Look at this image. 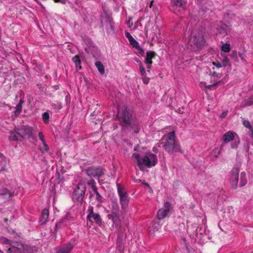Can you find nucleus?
<instances>
[{"label":"nucleus","mask_w":253,"mask_h":253,"mask_svg":"<svg viewBox=\"0 0 253 253\" xmlns=\"http://www.w3.org/2000/svg\"><path fill=\"white\" fill-rule=\"evenodd\" d=\"M131 21L132 18L129 17L126 21V24L131 30H133L136 29V27H134V25Z\"/></svg>","instance_id":"e433bc0d"},{"label":"nucleus","mask_w":253,"mask_h":253,"mask_svg":"<svg viewBox=\"0 0 253 253\" xmlns=\"http://www.w3.org/2000/svg\"><path fill=\"white\" fill-rule=\"evenodd\" d=\"M156 54L152 51L146 52V58L145 59V63L147 65V72H149L152 64V59L155 57Z\"/></svg>","instance_id":"ddd939ff"},{"label":"nucleus","mask_w":253,"mask_h":253,"mask_svg":"<svg viewBox=\"0 0 253 253\" xmlns=\"http://www.w3.org/2000/svg\"><path fill=\"white\" fill-rule=\"evenodd\" d=\"M73 247V244L70 242L59 248H56L55 249L56 253H70Z\"/></svg>","instance_id":"4468645a"},{"label":"nucleus","mask_w":253,"mask_h":253,"mask_svg":"<svg viewBox=\"0 0 253 253\" xmlns=\"http://www.w3.org/2000/svg\"><path fill=\"white\" fill-rule=\"evenodd\" d=\"M117 116L122 125L127 128H130V130L135 133H138L139 131L138 123L136 119L132 117L131 114L124 108L121 110L118 109Z\"/></svg>","instance_id":"f257e3e1"},{"label":"nucleus","mask_w":253,"mask_h":253,"mask_svg":"<svg viewBox=\"0 0 253 253\" xmlns=\"http://www.w3.org/2000/svg\"><path fill=\"white\" fill-rule=\"evenodd\" d=\"M126 37L127 38L128 40L129 41L132 38H133L132 36L127 31H126L125 33Z\"/></svg>","instance_id":"de8ad7c7"},{"label":"nucleus","mask_w":253,"mask_h":253,"mask_svg":"<svg viewBox=\"0 0 253 253\" xmlns=\"http://www.w3.org/2000/svg\"><path fill=\"white\" fill-rule=\"evenodd\" d=\"M253 105V95L249 97L241 105L242 107H246Z\"/></svg>","instance_id":"bb28decb"},{"label":"nucleus","mask_w":253,"mask_h":253,"mask_svg":"<svg viewBox=\"0 0 253 253\" xmlns=\"http://www.w3.org/2000/svg\"><path fill=\"white\" fill-rule=\"evenodd\" d=\"M18 128H16L13 131H11L9 135V139L12 141H17L20 140L21 137H20L19 131L17 130Z\"/></svg>","instance_id":"5701e85b"},{"label":"nucleus","mask_w":253,"mask_h":253,"mask_svg":"<svg viewBox=\"0 0 253 253\" xmlns=\"http://www.w3.org/2000/svg\"><path fill=\"white\" fill-rule=\"evenodd\" d=\"M141 23H140V21L139 20H137L134 24V27H136V29L139 26H141Z\"/></svg>","instance_id":"603ef678"},{"label":"nucleus","mask_w":253,"mask_h":253,"mask_svg":"<svg viewBox=\"0 0 253 253\" xmlns=\"http://www.w3.org/2000/svg\"><path fill=\"white\" fill-rule=\"evenodd\" d=\"M152 29V30L150 32V33H149V31L147 30L146 31V35L147 36L149 35V36L151 39H154L155 37H158V35H160V30L156 25H154Z\"/></svg>","instance_id":"4be33fe9"},{"label":"nucleus","mask_w":253,"mask_h":253,"mask_svg":"<svg viewBox=\"0 0 253 253\" xmlns=\"http://www.w3.org/2000/svg\"><path fill=\"white\" fill-rule=\"evenodd\" d=\"M239 172V168L234 167L231 170L228 175L229 182L231 186L234 189L237 188L238 186Z\"/></svg>","instance_id":"0eeeda50"},{"label":"nucleus","mask_w":253,"mask_h":253,"mask_svg":"<svg viewBox=\"0 0 253 253\" xmlns=\"http://www.w3.org/2000/svg\"><path fill=\"white\" fill-rule=\"evenodd\" d=\"M211 84H210L206 86V88L205 89V91H207L208 89L212 90L215 88V86L218 85V83H211Z\"/></svg>","instance_id":"a19ab883"},{"label":"nucleus","mask_w":253,"mask_h":253,"mask_svg":"<svg viewBox=\"0 0 253 253\" xmlns=\"http://www.w3.org/2000/svg\"><path fill=\"white\" fill-rule=\"evenodd\" d=\"M239 56L242 61H244L245 60V55H244V53H239Z\"/></svg>","instance_id":"864d4df0"},{"label":"nucleus","mask_w":253,"mask_h":253,"mask_svg":"<svg viewBox=\"0 0 253 253\" xmlns=\"http://www.w3.org/2000/svg\"><path fill=\"white\" fill-rule=\"evenodd\" d=\"M118 193L120 196V203L122 206H125L128 204V198L126 193L124 192L119 186L118 188Z\"/></svg>","instance_id":"dca6fc26"},{"label":"nucleus","mask_w":253,"mask_h":253,"mask_svg":"<svg viewBox=\"0 0 253 253\" xmlns=\"http://www.w3.org/2000/svg\"><path fill=\"white\" fill-rule=\"evenodd\" d=\"M22 106L18 104L16 107V110L14 111V114L16 116H18L21 113Z\"/></svg>","instance_id":"37998d69"},{"label":"nucleus","mask_w":253,"mask_h":253,"mask_svg":"<svg viewBox=\"0 0 253 253\" xmlns=\"http://www.w3.org/2000/svg\"><path fill=\"white\" fill-rule=\"evenodd\" d=\"M136 62L138 63L139 68V73L141 76H145L146 74V72L145 70V68L143 65V64L141 61L139 60H136Z\"/></svg>","instance_id":"2f4dec72"},{"label":"nucleus","mask_w":253,"mask_h":253,"mask_svg":"<svg viewBox=\"0 0 253 253\" xmlns=\"http://www.w3.org/2000/svg\"><path fill=\"white\" fill-rule=\"evenodd\" d=\"M144 184H145V185L147 186H149V184H148V183H144Z\"/></svg>","instance_id":"4d7b16f0"},{"label":"nucleus","mask_w":253,"mask_h":253,"mask_svg":"<svg viewBox=\"0 0 253 253\" xmlns=\"http://www.w3.org/2000/svg\"><path fill=\"white\" fill-rule=\"evenodd\" d=\"M210 76L211 77V83H218V84H219L221 83V81L220 80L222 76L221 73H216L215 72H212L210 74Z\"/></svg>","instance_id":"aec40b11"},{"label":"nucleus","mask_w":253,"mask_h":253,"mask_svg":"<svg viewBox=\"0 0 253 253\" xmlns=\"http://www.w3.org/2000/svg\"><path fill=\"white\" fill-rule=\"evenodd\" d=\"M200 86L201 88H203L204 90L206 87L207 84L205 82H201L200 83Z\"/></svg>","instance_id":"3c124183"},{"label":"nucleus","mask_w":253,"mask_h":253,"mask_svg":"<svg viewBox=\"0 0 253 253\" xmlns=\"http://www.w3.org/2000/svg\"><path fill=\"white\" fill-rule=\"evenodd\" d=\"M216 30L219 34L225 36L230 33V28L221 22H219L217 25Z\"/></svg>","instance_id":"f8f14e48"},{"label":"nucleus","mask_w":253,"mask_h":253,"mask_svg":"<svg viewBox=\"0 0 253 253\" xmlns=\"http://www.w3.org/2000/svg\"><path fill=\"white\" fill-rule=\"evenodd\" d=\"M67 0H54L55 2H60L62 3H65Z\"/></svg>","instance_id":"5fc2aeb1"},{"label":"nucleus","mask_w":253,"mask_h":253,"mask_svg":"<svg viewBox=\"0 0 253 253\" xmlns=\"http://www.w3.org/2000/svg\"><path fill=\"white\" fill-rule=\"evenodd\" d=\"M128 41L133 47L137 49L138 51L143 52L139 43L134 38H132V39H130Z\"/></svg>","instance_id":"a878e982"},{"label":"nucleus","mask_w":253,"mask_h":253,"mask_svg":"<svg viewBox=\"0 0 253 253\" xmlns=\"http://www.w3.org/2000/svg\"><path fill=\"white\" fill-rule=\"evenodd\" d=\"M39 137L40 140L42 141V142L45 141L44 139L43 135L42 132L39 133Z\"/></svg>","instance_id":"8fccbe9b"},{"label":"nucleus","mask_w":253,"mask_h":253,"mask_svg":"<svg viewBox=\"0 0 253 253\" xmlns=\"http://www.w3.org/2000/svg\"><path fill=\"white\" fill-rule=\"evenodd\" d=\"M90 197L95 198L98 202H102L103 198L100 195L97 190H96L95 192L90 191Z\"/></svg>","instance_id":"c85d7f7f"},{"label":"nucleus","mask_w":253,"mask_h":253,"mask_svg":"<svg viewBox=\"0 0 253 253\" xmlns=\"http://www.w3.org/2000/svg\"><path fill=\"white\" fill-rule=\"evenodd\" d=\"M118 208L119 207H113L112 214H108V217L113 222V226H115L119 230V232L121 233L123 232V229L121 226Z\"/></svg>","instance_id":"423d86ee"},{"label":"nucleus","mask_w":253,"mask_h":253,"mask_svg":"<svg viewBox=\"0 0 253 253\" xmlns=\"http://www.w3.org/2000/svg\"><path fill=\"white\" fill-rule=\"evenodd\" d=\"M228 114V111H225L222 113V114L220 115V118L221 119L225 118Z\"/></svg>","instance_id":"09e8293b"},{"label":"nucleus","mask_w":253,"mask_h":253,"mask_svg":"<svg viewBox=\"0 0 253 253\" xmlns=\"http://www.w3.org/2000/svg\"><path fill=\"white\" fill-rule=\"evenodd\" d=\"M212 64L214 66H215L217 68H221L222 67H223L222 66V64H221V62H219L218 61L217 62H213Z\"/></svg>","instance_id":"49530a36"},{"label":"nucleus","mask_w":253,"mask_h":253,"mask_svg":"<svg viewBox=\"0 0 253 253\" xmlns=\"http://www.w3.org/2000/svg\"><path fill=\"white\" fill-rule=\"evenodd\" d=\"M142 80L144 84H147L149 82V78L146 77V75L145 76H142Z\"/></svg>","instance_id":"a18cd8bd"},{"label":"nucleus","mask_w":253,"mask_h":253,"mask_svg":"<svg viewBox=\"0 0 253 253\" xmlns=\"http://www.w3.org/2000/svg\"><path fill=\"white\" fill-rule=\"evenodd\" d=\"M7 163L6 159L0 153V171L5 170Z\"/></svg>","instance_id":"b1692460"},{"label":"nucleus","mask_w":253,"mask_h":253,"mask_svg":"<svg viewBox=\"0 0 253 253\" xmlns=\"http://www.w3.org/2000/svg\"><path fill=\"white\" fill-rule=\"evenodd\" d=\"M86 191V186L84 183H79L75 188L72 199L77 204H81L83 201Z\"/></svg>","instance_id":"39448f33"},{"label":"nucleus","mask_w":253,"mask_h":253,"mask_svg":"<svg viewBox=\"0 0 253 253\" xmlns=\"http://www.w3.org/2000/svg\"><path fill=\"white\" fill-rule=\"evenodd\" d=\"M221 64L223 67L227 66L229 64V60L227 57H225L222 61Z\"/></svg>","instance_id":"c03bdc74"},{"label":"nucleus","mask_w":253,"mask_h":253,"mask_svg":"<svg viewBox=\"0 0 253 253\" xmlns=\"http://www.w3.org/2000/svg\"><path fill=\"white\" fill-rule=\"evenodd\" d=\"M49 216V210L45 208L42 210L41 216L40 217L39 223L40 225L46 224Z\"/></svg>","instance_id":"6ab92c4d"},{"label":"nucleus","mask_w":253,"mask_h":253,"mask_svg":"<svg viewBox=\"0 0 253 253\" xmlns=\"http://www.w3.org/2000/svg\"><path fill=\"white\" fill-rule=\"evenodd\" d=\"M171 4L175 12H182L186 9V0H171Z\"/></svg>","instance_id":"1a4fd4ad"},{"label":"nucleus","mask_w":253,"mask_h":253,"mask_svg":"<svg viewBox=\"0 0 253 253\" xmlns=\"http://www.w3.org/2000/svg\"><path fill=\"white\" fill-rule=\"evenodd\" d=\"M233 140H234V142L231 144V147L232 149H236L240 143V140L239 136H238V137H236Z\"/></svg>","instance_id":"72a5a7b5"},{"label":"nucleus","mask_w":253,"mask_h":253,"mask_svg":"<svg viewBox=\"0 0 253 253\" xmlns=\"http://www.w3.org/2000/svg\"><path fill=\"white\" fill-rule=\"evenodd\" d=\"M42 120L45 124H47L49 122V115L47 112H44L42 115Z\"/></svg>","instance_id":"4c0bfd02"},{"label":"nucleus","mask_w":253,"mask_h":253,"mask_svg":"<svg viewBox=\"0 0 253 253\" xmlns=\"http://www.w3.org/2000/svg\"><path fill=\"white\" fill-rule=\"evenodd\" d=\"M220 149L218 148H215L211 152V155L214 157L217 158L220 153Z\"/></svg>","instance_id":"79ce46f5"},{"label":"nucleus","mask_w":253,"mask_h":253,"mask_svg":"<svg viewBox=\"0 0 253 253\" xmlns=\"http://www.w3.org/2000/svg\"><path fill=\"white\" fill-rule=\"evenodd\" d=\"M95 65L99 73L103 75L105 73L104 68L101 62L100 61L96 62Z\"/></svg>","instance_id":"473e14b6"},{"label":"nucleus","mask_w":253,"mask_h":253,"mask_svg":"<svg viewBox=\"0 0 253 253\" xmlns=\"http://www.w3.org/2000/svg\"><path fill=\"white\" fill-rule=\"evenodd\" d=\"M17 246L19 253H32V250L28 246H24L20 243H15Z\"/></svg>","instance_id":"412c9836"},{"label":"nucleus","mask_w":253,"mask_h":253,"mask_svg":"<svg viewBox=\"0 0 253 253\" xmlns=\"http://www.w3.org/2000/svg\"><path fill=\"white\" fill-rule=\"evenodd\" d=\"M42 144L39 145V148L41 152L42 153L48 152L49 150V147L48 145L46 144L45 141L42 142Z\"/></svg>","instance_id":"cd10ccee"},{"label":"nucleus","mask_w":253,"mask_h":253,"mask_svg":"<svg viewBox=\"0 0 253 253\" xmlns=\"http://www.w3.org/2000/svg\"><path fill=\"white\" fill-rule=\"evenodd\" d=\"M161 144L165 149L169 152H181L179 142L175 140V133L173 131L164 135L162 139Z\"/></svg>","instance_id":"f03ea898"},{"label":"nucleus","mask_w":253,"mask_h":253,"mask_svg":"<svg viewBox=\"0 0 253 253\" xmlns=\"http://www.w3.org/2000/svg\"><path fill=\"white\" fill-rule=\"evenodd\" d=\"M243 125L246 127L248 128L252 131V134H253V128L250 124V122L246 120L244 121Z\"/></svg>","instance_id":"58836bf2"},{"label":"nucleus","mask_w":253,"mask_h":253,"mask_svg":"<svg viewBox=\"0 0 253 253\" xmlns=\"http://www.w3.org/2000/svg\"><path fill=\"white\" fill-rule=\"evenodd\" d=\"M247 183V174L246 172L242 171L240 173V186L241 187L244 186Z\"/></svg>","instance_id":"393cba45"},{"label":"nucleus","mask_w":253,"mask_h":253,"mask_svg":"<svg viewBox=\"0 0 253 253\" xmlns=\"http://www.w3.org/2000/svg\"><path fill=\"white\" fill-rule=\"evenodd\" d=\"M236 137H238V135L235 132L229 131L223 134L222 139L224 143H227L233 141Z\"/></svg>","instance_id":"2eb2a0df"},{"label":"nucleus","mask_w":253,"mask_h":253,"mask_svg":"<svg viewBox=\"0 0 253 253\" xmlns=\"http://www.w3.org/2000/svg\"><path fill=\"white\" fill-rule=\"evenodd\" d=\"M88 211L89 213L87 216V219L91 220V218H93L96 223L99 224L101 223V219L100 216L97 213H93L92 207H90Z\"/></svg>","instance_id":"a211bd4d"},{"label":"nucleus","mask_w":253,"mask_h":253,"mask_svg":"<svg viewBox=\"0 0 253 253\" xmlns=\"http://www.w3.org/2000/svg\"><path fill=\"white\" fill-rule=\"evenodd\" d=\"M252 136H253V134H252Z\"/></svg>","instance_id":"bf43d9fd"},{"label":"nucleus","mask_w":253,"mask_h":253,"mask_svg":"<svg viewBox=\"0 0 253 253\" xmlns=\"http://www.w3.org/2000/svg\"><path fill=\"white\" fill-rule=\"evenodd\" d=\"M87 184L91 186V190L90 191L95 192L96 190H97L96 186H95V182L93 179H91L88 181Z\"/></svg>","instance_id":"c9c22d12"},{"label":"nucleus","mask_w":253,"mask_h":253,"mask_svg":"<svg viewBox=\"0 0 253 253\" xmlns=\"http://www.w3.org/2000/svg\"><path fill=\"white\" fill-rule=\"evenodd\" d=\"M104 173V170L101 168L91 167L86 170V174L94 177H100Z\"/></svg>","instance_id":"9d476101"},{"label":"nucleus","mask_w":253,"mask_h":253,"mask_svg":"<svg viewBox=\"0 0 253 253\" xmlns=\"http://www.w3.org/2000/svg\"><path fill=\"white\" fill-rule=\"evenodd\" d=\"M205 44L203 36L201 33H192L188 40V44L193 50L201 49Z\"/></svg>","instance_id":"20e7f679"},{"label":"nucleus","mask_w":253,"mask_h":253,"mask_svg":"<svg viewBox=\"0 0 253 253\" xmlns=\"http://www.w3.org/2000/svg\"><path fill=\"white\" fill-rule=\"evenodd\" d=\"M0 242L2 244L9 245H12V244H13L12 243H13L11 241L9 240L7 238H5L4 237H2L0 239Z\"/></svg>","instance_id":"ea45409f"},{"label":"nucleus","mask_w":253,"mask_h":253,"mask_svg":"<svg viewBox=\"0 0 253 253\" xmlns=\"http://www.w3.org/2000/svg\"><path fill=\"white\" fill-rule=\"evenodd\" d=\"M169 207H164L160 209L158 212L157 216L159 220L163 219L167 216L170 212Z\"/></svg>","instance_id":"f3484780"},{"label":"nucleus","mask_w":253,"mask_h":253,"mask_svg":"<svg viewBox=\"0 0 253 253\" xmlns=\"http://www.w3.org/2000/svg\"><path fill=\"white\" fill-rule=\"evenodd\" d=\"M72 60L74 62L76 68L78 70H80L81 69L82 67L81 66V60H80V59L79 56L76 55V56H74V57H73Z\"/></svg>","instance_id":"c756f323"},{"label":"nucleus","mask_w":253,"mask_h":253,"mask_svg":"<svg viewBox=\"0 0 253 253\" xmlns=\"http://www.w3.org/2000/svg\"><path fill=\"white\" fill-rule=\"evenodd\" d=\"M230 44L228 43H225L222 45L221 50L225 52H229L230 50Z\"/></svg>","instance_id":"f704fd0d"},{"label":"nucleus","mask_w":253,"mask_h":253,"mask_svg":"<svg viewBox=\"0 0 253 253\" xmlns=\"http://www.w3.org/2000/svg\"><path fill=\"white\" fill-rule=\"evenodd\" d=\"M19 187L11 188L10 190L7 188H2L0 189V197L4 200L8 201L14 195H17L20 190Z\"/></svg>","instance_id":"6e6552de"},{"label":"nucleus","mask_w":253,"mask_h":253,"mask_svg":"<svg viewBox=\"0 0 253 253\" xmlns=\"http://www.w3.org/2000/svg\"><path fill=\"white\" fill-rule=\"evenodd\" d=\"M17 130L19 131V134L21 138H29L31 137L33 133V129L31 127L27 126H23L21 127L18 128Z\"/></svg>","instance_id":"9b49d317"},{"label":"nucleus","mask_w":253,"mask_h":253,"mask_svg":"<svg viewBox=\"0 0 253 253\" xmlns=\"http://www.w3.org/2000/svg\"><path fill=\"white\" fill-rule=\"evenodd\" d=\"M0 253H3V252L0 250Z\"/></svg>","instance_id":"13d9d810"},{"label":"nucleus","mask_w":253,"mask_h":253,"mask_svg":"<svg viewBox=\"0 0 253 253\" xmlns=\"http://www.w3.org/2000/svg\"><path fill=\"white\" fill-rule=\"evenodd\" d=\"M133 157L136 160L140 169H143V166L148 168L154 167L158 162L157 156L152 153H147L141 159L140 158L138 154L135 153L133 154Z\"/></svg>","instance_id":"7ed1b4c3"},{"label":"nucleus","mask_w":253,"mask_h":253,"mask_svg":"<svg viewBox=\"0 0 253 253\" xmlns=\"http://www.w3.org/2000/svg\"><path fill=\"white\" fill-rule=\"evenodd\" d=\"M17 242H15V243H17ZM13 244L12 245H10L11 246V248H9L7 251V253H19L18 250L17 249V246H16V244H15V243H12Z\"/></svg>","instance_id":"7c9ffc66"},{"label":"nucleus","mask_w":253,"mask_h":253,"mask_svg":"<svg viewBox=\"0 0 253 253\" xmlns=\"http://www.w3.org/2000/svg\"><path fill=\"white\" fill-rule=\"evenodd\" d=\"M23 102H24V100H23V99H22V98H21V99L20 100V101H19V102L18 104H19V105H21V106H22V104L23 103Z\"/></svg>","instance_id":"6e6d98bb"}]
</instances>
